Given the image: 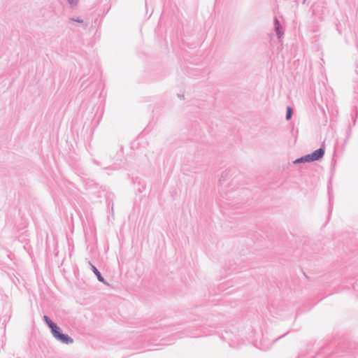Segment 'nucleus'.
Wrapping results in <instances>:
<instances>
[{"label": "nucleus", "instance_id": "f03ea898", "mask_svg": "<svg viewBox=\"0 0 358 358\" xmlns=\"http://www.w3.org/2000/svg\"><path fill=\"white\" fill-rule=\"evenodd\" d=\"M51 334L56 340L62 343L69 345L73 343V339L68 334L62 333V329L58 326L51 331Z\"/></svg>", "mask_w": 358, "mask_h": 358}, {"label": "nucleus", "instance_id": "9d476101", "mask_svg": "<svg viewBox=\"0 0 358 358\" xmlns=\"http://www.w3.org/2000/svg\"><path fill=\"white\" fill-rule=\"evenodd\" d=\"M70 20L71 21H73V22H79V23H83V20L79 17H71L70 18Z\"/></svg>", "mask_w": 358, "mask_h": 358}, {"label": "nucleus", "instance_id": "39448f33", "mask_svg": "<svg viewBox=\"0 0 358 358\" xmlns=\"http://www.w3.org/2000/svg\"><path fill=\"white\" fill-rule=\"evenodd\" d=\"M89 264L91 266L92 271H93L94 275L96 276L98 280L101 282L104 283L105 285H108V283L105 281L103 277L102 276L100 271L96 268V267L95 266H94L93 264H92L90 262H89Z\"/></svg>", "mask_w": 358, "mask_h": 358}, {"label": "nucleus", "instance_id": "0eeeda50", "mask_svg": "<svg viewBox=\"0 0 358 358\" xmlns=\"http://www.w3.org/2000/svg\"><path fill=\"white\" fill-rule=\"evenodd\" d=\"M292 113H293V112H292V108L288 106L287 108L286 115H285V118L287 120H289L292 118Z\"/></svg>", "mask_w": 358, "mask_h": 358}, {"label": "nucleus", "instance_id": "6e6552de", "mask_svg": "<svg viewBox=\"0 0 358 358\" xmlns=\"http://www.w3.org/2000/svg\"><path fill=\"white\" fill-rule=\"evenodd\" d=\"M293 163L294 164H301V163H305L304 162V159H303V157H299L296 159H295Z\"/></svg>", "mask_w": 358, "mask_h": 358}, {"label": "nucleus", "instance_id": "1a4fd4ad", "mask_svg": "<svg viewBox=\"0 0 358 358\" xmlns=\"http://www.w3.org/2000/svg\"><path fill=\"white\" fill-rule=\"evenodd\" d=\"M67 1L71 6H74L78 5L79 0H67Z\"/></svg>", "mask_w": 358, "mask_h": 358}, {"label": "nucleus", "instance_id": "9b49d317", "mask_svg": "<svg viewBox=\"0 0 358 358\" xmlns=\"http://www.w3.org/2000/svg\"><path fill=\"white\" fill-rule=\"evenodd\" d=\"M351 132H352L351 126L349 125L348 131V133H347V138H348L350 136Z\"/></svg>", "mask_w": 358, "mask_h": 358}, {"label": "nucleus", "instance_id": "f257e3e1", "mask_svg": "<svg viewBox=\"0 0 358 358\" xmlns=\"http://www.w3.org/2000/svg\"><path fill=\"white\" fill-rule=\"evenodd\" d=\"M231 174L230 171L225 170L224 171L220 176L219 179V187H220V193L222 196H226L227 199H229L230 196H228V193L229 192V187L234 185V181L231 180Z\"/></svg>", "mask_w": 358, "mask_h": 358}, {"label": "nucleus", "instance_id": "423d86ee", "mask_svg": "<svg viewBox=\"0 0 358 358\" xmlns=\"http://www.w3.org/2000/svg\"><path fill=\"white\" fill-rule=\"evenodd\" d=\"M43 319L45 324L48 325V327L50 328V331H52L54 329H55L57 327V324L55 323L53 321H52L48 316L44 315Z\"/></svg>", "mask_w": 358, "mask_h": 358}, {"label": "nucleus", "instance_id": "20e7f679", "mask_svg": "<svg viewBox=\"0 0 358 358\" xmlns=\"http://www.w3.org/2000/svg\"><path fill=\"white\" fill-rule=\"evenodd\" d=\"M274 29L278 38H280L283 36L284 31L282 30V27L277 17L274 18Z\"/></svg>", "mask_w": 358, "mask_h": 358}, {"label": "nucleus", "instance_id": "7ed1b4c3", "mask_svg": "<svg viewBox=\"0 0 358 358\" xmlns=\"http://www.w3.org/2000/svg\"><path fill=\"white\" fill-rule=\"evenodd\" d=\"M324 148L322 146L315 150L312 153L303 156L305 163L319 161L324 155Z\"/></svg>", "mask_w": 358, "mask_h": 358}, {"label": "nucleus", "instance_id": "f8f14e48", "mask_svg": "<svg viewBox=\"0 0 358 358\" xmlns=\"http://www.w3.org/2000/svg\"><path fill=\"white\" fill-rule=\"evenodd\" d=\"M306 1V0H303V3Z\"/></svg>", "mask_w": 358, "mask_h": 358}]
</instances>
